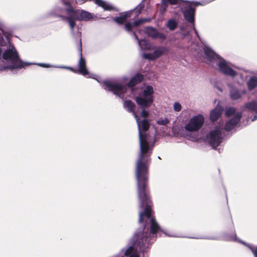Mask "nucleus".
<instances>
[{"label": "nucleus", "mask_w": 257, "mask_h": 257, "mask_svg": "<svg viewBox=\"0 0 257 257\" xmlns=\"http://www.w3.org/2000/svg\"><path fill=\"white\" fill-rule=\"evenodd\" d=\"M154 89L152 86L145 85L139 95L136 97L135 100L142 109L141 116L144 118L142 121L140 120L137 112L135 109V104L131 100L124 101V108L134 116L138 127L140 152L139 154L136 165L135 175L137 182L138 195H149L147 190L148 179V167L150 163V156L153 147L149 144L151 139L150 136L146 134L148 130L150 123L146 119L149 115V112L146 109L151 106L154 102Z\"/></svg>", "instance_id": "f257e3e1"}, {"label": "nucleus", "mask_w": 257, "mask_h": 257, "mask_svg": "<svg viewBox=\"0 0 257 257\" xmlns=\"http://www.w3.org/2000/svg\"><path fill=\"white\" fill-rule=\"evenodd\" d=\"M62 6H57L47 14V17H59L62 21H67L73 32L75 21H89L93 18L92 14L84 11L75 10L68 0H62Z\"/></svg>", "instance_id": "f03ea898"}, {"label": "nucleus", "mask_w": 257, "mask_h": 257, "mask_svg": "<svg viewBox=\"0 0 257 257\" xmlns=\"http://www.w3.org/2000/svg\"><path fill=\"white\" fill-rule=\"evenodd\" d=\"M30 65L21 61L19 54L13 45H10L4 52L0 48V70L14 71Z\"/></svg>", "instance_id": "7ed1b4c3"}, {"label": "nucleus", "mask_w": 257, "mask_h": 257, "mask_svg": "<svg viewBox=\"0 0 257 257\" xmlns=\"http://www.w3.org/2000/svg\"><path fill=\"white\" fill-rule=\"evenodd\" d=\"M204 55L207 61L213 66L216 65L222 73L231 77L236 75V72L231 67L230 64L207 46L204 48Z\"/></svg>", "instance_id": "20e7f679"}, {"label": "nucleus", "mask_w": 257, "mask_h": 257, "mask_svg": "<svg viewBox=\"0 0 257 257\" xmlns=\"http://www.w3.org/2000/svg\"><path fill=\"white\" fill-rule=\"evenodd\" d=\"M127 81V79L125 77L123 78L120 81L104 80L102 82L103 87L119 98H123L127 90V86L125 85Z\"/></svg>", "instance_id": "39448f33"}, {"label": "nucleus", "mask_w": 257, "mask_h": 257, "mask_svg": "<svg viewBox=\"0 0 257 257\" xmlns=\"http://www.w3.org/2000/svg\"><path fill=\"white\" fill-rule=\"evenodd\" d=\"M223 131L222 125L219 123L207 135L206 141L213 149H215L222 143L223 138Z\"/></svg>", "instance_id": "423d86ee"}, {"label": "nucleus", "mask_w": 257, "mask_h": 257, "mask_svg": "<svg viewBox=\"0 0 257 257\" xmlns=\"http://www.w3.org/2000/svg\"><path fill=\"white\" fill-rule=\"evenodd\" d=\"M204 122V117L202 114H198L192 117L186 124L185 129L187 131L197 132L201 128Z\"/></svg>", "instance_id": "0eeeda50"}, {"label": "nucleus", "mask_w": 257, "mask_h": 257, "mask_svg": "<svg viewBox=\"0 0 257 257\" xmlns=\"http://www.w3.org/2000/svg\"><path fill=\"white\" fill-rule=\"evenodd\" d=\"M183 6L184 8L182 9V13L185 19L190 23H193L194 21V8L189 3H185Z\"/></svg>", "instance_id": "6e6552de"}, {"label": "nucleus", "mask_w": 257, "mask_h": 257, "mask_svg": "<svg viewBox=\"0 0 257 257\" xmlns=\"http://www.w3.org/2000/svg\"><path fill=\"white\" fill-rule=\"evenodd\" d=\"M169 50L165 47H160L156 49L154 52L143 54V57L148 60H155L162 55L166 54Z\"/></svg>", "instance_id": "1a4fd4ad"}, {"label": "nucleus", "mask_w": 257, "mask_h": 257, "mask_svg": "<svg viewBox=\"0 0 257 257\" xmlns=\"http://www.w3.org/2000/svg\"><path fill=\"white\" fill-rule=\"evenodd\" d=\"M241 117V113L239 112H236L234 117L226 122L224 129L227 131L233 129L239 121Z\"/></svg>", "instance_id": "9d476101"}, {"label": "nucleus", "mask_w": 257, "mask_h": 257, "mask_svg": "<svg viewBox=\"0 0 257 257\" xmlns=\"http://www.w3.org/2000/svg\"><path fill=\"white\" fill-rule=\"evenodd\" d=\"M80 51H81V44L80 43ZM80 58L79 59V62H78V71L79 73L82 75L86 76L87 75H88L89 77H92L89 74L87 69H86V61L82 57V53L80 52Z\"/></svg>", "instance_id": "9b49d317"}, {"label": "nucleus", "mask_w": 257, "mask_h": 257, "mask_svg": "<svg viewBox=\"0 0 257 257\" xmlns=\"http://www.w3.org/2000/svg\"><path fill=\"white\" fill-rule=\"evenodd\" d=\"M145 33L153 38H159L162 40L166 39V36L162 33H160L158 31L152 27H148L145 29Z\"/></svg>", "instance_id": "f8f14e48"}, {"label": "nucleus", "mask_w": 257, "mask_h": 257, "mask_svg": "<svg viewBox=\"0 0 257 257\" xmlns=\"http://www.w3.org/2000/svg\"><path fill=\"white\" fill-rule=\"evenodd\" d=\"M222 111V107L221 105H217V106L210 112V119L212 121L216 120L221 116Z\"/></svg>", "instance_id": "ddd939ff"}, {"label": "nucleus", "mask_w": 257, "mask_h": 257, "mask_svg": "<svg viewBox=\"0 0 257 257\" xmlns=\"http://www.w3.org/2000/svg\"><path fill=\"white\" fill-rule=\"evenodd\" d=\"M133 34L134 36L135 39L137 40L138 44L141 50H149L151 48V44L146 40H140L136 34L135 32H133Z\"/></svg>", "instance_id": "4468645a"}, {"label": "nucleus", "mask_w": 257, "mask_h": 257, "mask_svg": "<svg viewBox=\"0 0 257 257\" xmlns=\"http://www.w3.org/2000/svg\"><path fill=\"white\" fill-rule=\"evenodd\" d=\"M149 21V20L148 19H140L138 21H136L133 23H127L125 25V30L127 31L130 32L131 31L132 28L137 27L138 26H139L140 25H141L145 22H148Z\"/></svg>", "instance_id": "2eb2a0df"}, {"label": "nucleus", "mask_w": 257, "mask_h": 257, "mask_svg": "<svg viewBox=\"0 0 257 257\" xmlns=\"http://www.w3.org/2000/svg\"><path fill=\"white\" fill-rule=\"evenodd\" d=\"M143 79V76L141 74H137L134 76L128 83L127 87L132 88L138 83H140Z\"/></svg>", "instance_id": "dca6fc26"}, {"label": "nucleus", "mask_w": 257, "mask_h": 257, "mask_svg": "<svg viewBox=\"0 0 257 257\" xmlns=\"http://www.w3.org/2000/svg\"><path fill=\"white\" fill-rule=\"evenodd\" d=\"M132 11L126 12L119 17H116L114 21L118 24H122L131 16Z\"/></svg>", "instance_id": "f3484780"}, {"label": "nucleus", "mask_w": 257, "mask_h": 257, "mask_svg": "<svg viewBox=\"0 0 257 257\" xmlns=\"http://www.w3.org/2000/svg\"><path fill=\"white\" fill-rule=\"evenodd\" d=\"M94 3L104 10L110 11L113 9V7L109 3L102 0H94Z\"/></svg>", "instance_id": "a211bd4d"}, {"label": "nucleus", "mask_w": 257, "mask_h": 257, "mask_svg": "<svg viewBox=\"0 0 257 257\" xmlns=\"http://www.w3.org/2000/svg\"><path fill=\"white\" fill-rule=\"evenodd\" d=\"M247 85L249 90H252L257 87V76H253L251 77L248 80Z\"/></svg>", "instance_id": "6ab92c4d"}, {"label": "nucleus", "mask_w": 257, "mask_h": 257, "mask_svg": "<svg viewBox=\"0 0 257 257\" xmlns=\"http://www.w3.org/2000/svg\"><path fill=\"white\" fill-rule=\"evenodd\" d=\"M245 108L247 110L255 112L257 114V101H252L245 104Z\"/></svg>", "instance_id": "aec40b11"}, {"label": "nucleus", "mask_w": 257, "mask_h": 257, "mask_svg": "<svg viewBox=\"0 0 257 257\" xmlns=\"http://www.w3.org/2000/svg\"><path fill=\"white\" fill-rule=\"evenodd\" d=\"M178 0H162V13H164L166 9L167 6V4L169 3L171 5H174L177 3Z\"/></svg>", "instance_id": "412c9836"}, {"label": "nucleus", "mask_w": 257, "mask_h": 257, "mask_svg": "<svg viewBox=\"0 0 257 257\" xmlns=\"http://www.w3.org/2000/svg\"><path fill=\"white\" fill-rule=\"evenodd\" d=\"M36 64L38 66H41L42 67H45V68L53 67H56V68H65L67 69H69L71 71H73V69L71 67H69L62 66H51L49 64H45V63H37Z\"/></svg>", "instance_id": "4be33fe9"}, {"label": "nucleus", "mask_w": 257, "mask_h": 257, "mask_svg": "<svg viewBox=\"0 0 257 257\" xmlns=\"http://www.w3.org/2000/svg\"><path fill=\"white\" fill-rule=\"evenodd\" d=\"M167 26L170 30L173 31L176 28L177 23L174 20H169L167 23Z\"/></svg>", "instance_id": "5701e85b"}, {"label": "nucleus", "mask_w": 257, "mask_h": 257, "mask_svg": "<svg viewBox=\"0 0 257 257\" xmlns=\"http://www.w3.org/2000/svg\"><path fill=\"white\" fill-rule=\"evenodd\" d=\"M230 97L233 99H237L241 97V94L236 89H232L230 91Z\"/></svg>", "instance_id": "b1692460"}, {"label": "nucleus", "mask_w": 257, "mask_h": 257, "mask_svg": "<svg viewBox=\"0 0 257 257\" xmlns=\"http://www.w3.org/2000/svg\"><path fill=\"white\" fill-rule=\"evenodd\" d=\"M236 113H235V109L233 107H229L225 110V115L227 116L233 115L234 117Z\"/></svg>", "instance_id": "393cba45"}, {"label": "nucleus", "mask_w": 257, "mask_h": 257, "mask_svg": "<svg viewBox=\"0 0 257 257\" xmlns=\"http://www.w3.org/2000/svg\"><path fill=\"white\" fill-rule=\"evenodd\" d=\"M157 123L159 125H166L169 122V120L167 118H160L157 120Z\"/></svg>", "instance_id": "a878e982"}, {"label": "nucleus", "mask_w": 257, "mask_h": 257, "mask_svg": "<svg viewBox=\"0 0 257 257\" xmlns=\"http://www.w3.org/2000/svg\"><path fill=\"white\" fill-rule=\"evenodd\" d=\"M173 109L174 111L179 112L181 110L182 106L179 102H175L173 104Z\"/></svg>", "instance_id": "bb28decb"}, {"label": "nucleus", "mask_w": 257, "mask_h": 257, "mask_svg": "<svg viewBox=\"0 0 257 257\" xmlns=\"http://www.w3.org/2000/svg\"><path fill=\"white\" fill-rule=\"evenodd\" d=\"M249 247L251 249L254 257H257V246H255V247L249 246Z\"/></svg>", "instance_id": "cd10ccee"}, {"label": "nucleus", "mask_w": 257, "mask_h": 257, "mask_svg": "<svg viewBox=\"0 0 257 257\" xmlns=\"http://www.w3.org/2000/svg\"><path fill=\"white\" fill-rule=\"evenodd\" d=\"M143 1L136 8V10H138V14H140L141 10L144 8V5L143 4Z\"/></svg>", "instance_id": "c85d7f7f"}, {"label": "nucleus", "mask_w": 257, "mask_h": 257, "mask_svg": "<svg viewBox=\"0 0 257 257\" xmlns=\"http://www.w3.org/2000/svg\"><path fill=\"white\" fill-rule=\"evenodd\" d=\"M189 139L192 141H196L198 139V137L197 136H189Z\"/></svg>", "instance_id": "c756f323"}, {"label": "nucleus", "mask_w": 257, "mask_h": 257, "mask_svg": "<svg viewBox=\"0 0 257 257\" xmlns=\"http://www.w3.org/2000/svg\"><path fill=\"white\" fill-rule=\"evenodd\" d=\"M87 0H75V2L76 4L79 5H81L84 3Z\"/></svg>", "instance_id": "7c9ffc66"}, {"label": "nucleus", "mask_w": 257, "mask_h": 257, "mask_svg": "<svg viewBox=\"0 0 257 257\" xmlns=\"http://www.w3.org/2000/svg\"><path fill=\"white\" fill-rule=\"evenodd\" d=\"M164 233L165 234H166V235H168L169 236H171V237H177V236H178L175 235H174V234H168L166 232H164Z\"/></svg>", "instance_id": "2f4dec72"}, {"label": "nucleus", "mask_w": 257, "mask_h": 257, "mask_svg": "<svg viewBox=\"0 0 257 257\" xmlns=\"http://www.w3.org/2000/svg\"><path fill=\"white\" fill-rule=\"evenodd\" d=\"M131 91L133 95H134L136 94L134 88H131Z\"/></svg>", "instance_id": "473e14b6"}, {"label": "nucleus", "mask_w": 257, "mask_h": 257, "mask_svg": "<svg viewBox=\"0 0 257 257\" xmlns=\"http://www.w3.org/2000/svg\"><path fill=\"white\" fill-rule=\"evenodd\" d=\"M193 29H194V31H195V33H196V34L197 35H198L197 32V31L195 30V26H194V24L193 25Z\"/></svg>", "instance_id": "72a5a7b5"}, {"label": "nucleus", "mask_w": 257, "mask_h": 257, "mask_svg": "<svg viewBox=\"0 0 257 257\" xmlns=\"http://www.w3.org/2000/svg\"><path fill=\"white\" fill-rule=\"evenodd\" d=\"M257 119V116L256 115H255L254 116L253 118L251 119V121H254L255 120H256Z\"/></svg>", "instance_id": "f704fd0d"}, {"label": "nucleus", "mask_w": 257, "mask_h": 257, "mask_svg": "<svg viewBox=\"0 0 257 257\" xmlns=\"http://www.w3.org/2000/svg\"><path fill=\"white\" fill-rule=\"evenodd\" d=\"M93 79H95L96 80H97V81H98V82H99V81L98 80H97L96 78H95V77H93Z\"/></svg>", "instance_id": "c9c22d12"}, {"label": "nucleus", "mask_w": 257, "mask_h": 257, "mask_svg": "<svg viewBox=\"0 0 257 257\" xmlns=\"http://www.w3.org/2000/svg\"><path fill=\"white\" fill-rule=\"evenodd\" d=\"M218 90H219L220 91H222V90H221L219 87H218Z\"/></svg>", "instance_id": "e433bc0d"}, {"label": "nucleus", "mask_w": 257, "mask_h": 257, "mask_svg": "<svg viewBox=\"0 0 257 257\" xmlns=\"http://www.w3.org/2000/svg\"><path fill=\"white\" fill-rule=\"evenodd\" d=\"M243 93H245V91H243Z\"/></svg>", "instance_id": "4c0bfd02"}, {"label": "nucleus", "mask_w": 257, "mask_h": 257, "mask_svg": "<svg viewBox=\"0 0 257 257\" xmlns=\"http://www.w3.org/2000/svg\"><path fill=\"white\" fill-rule=\"evenodd\" d=\"M145 0H143V2H144Z\"/></svg>", "instance_id": "58836bf2"}]
</instances>
